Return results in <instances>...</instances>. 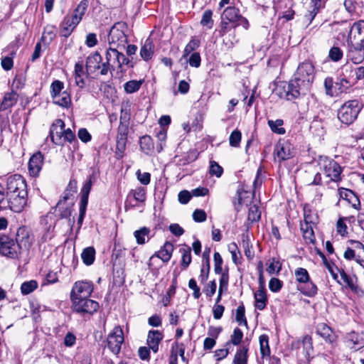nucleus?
Wrapping results in <instances>:
<instances>
[{"label":"nucleus","mask_w":364,"mask_h":364,"mask_svg":"<svg viewBox=\"0 0 364 364\" xmlns=\"http://www.w3.org/2000/svg\"><path fill=\"white\" fill-rule=\"evenodd\" d=\"M223 168L217 162L210 161L209 168V173L210 175L215 176L216 177L219 178L223 174Z\"/></svg>","instance_id":"603ef678"},{"label":"nucleus","mask_w":364,"mask_h":364,"mask_svg":"<svg viewBox=\"0 0 364 364\" xmlns=\"http://www.w3.org/2000/svg\"><path fill=\"white\" fill-rule=\"evenodd\" d=\"M126 28L123 22L116 23L109 30L108 43L109 48H124L127 43V37L124 33Z\"/></svg>","instance_id":"39448f33"},{"label":"nucleus","mask_w":364,"mask_h":364,"mask_svg":"<svg viewBox=\"0 0 364 364\" xmlns=\"http://www.w3.org/2000/svg\"><path fill=\"white\" fill-rule=\"evenodd\" d=\"M340 276L346 287L359 296H364V291L358 285V277L355 274H348L344 270H341Z\"/></svg>","instance_id":"9b49d317"},{"label":"nucleus","mask_w":364,"mask_h":364,"mask_svg":"<svg viewBox=\"0 0 364 364\" xmlns=\"http://www.w3.org/2000/svg\"><path fill=\"white\" fill-rule=\"evenodd\" d=\"M137 179L143 185H148L150 183L151 174L148 172L141 173L140 170H138L136 173Z\"/></svg>","instance_id":"052dcab7"},{"label":"nucleus","mask_w":364,"mask_h":364,"mask_svg":"<svg viewBox=\"0 0 364 364\" xmlns=\"http://www.w3.org/2000/svg\"><path fill=\"white\" fill-rule=\"evenodd\" d=\"M88 6V0H81L74 10L73 14L70 17L72 18L75 22L79 23L81 21Z\"/></svg>","instance_id":"bb28decb"},{"label":"nucleus","mask_w":364,"mask_h":364,"mask_svg":"<svg viewBox=\"0 0 364 364\" xmlns=\"http://www.w3.org/2000/svg\"><path fill=\"white\" fill-rule=\"evenodd\" d=\"M317 333L326 341L331 342L333 332L331 328L325 323H321L317 327Z\"/></svg>","instance_id":"72a5a7b5"},{"label":"nucleus","mask_w":364,"mask_h":364,"mask_svg":"<svg viewBox=\"0 0 364 364\" xmlns=\"http://www.w3.org/2000/svg\"><path fill=\"white\" fill-rule=\"evenodd\" d=\"M228 249L232 255L233 262L237 264L239 259L241 258L240 251L237 245L235 242H231L228 245Z\"/></svg>","instance_id":"a18cd8bd"},{"label":"nucleus","mask_w":364,"mask_h":364,"mask_svg":"<svg viewBox=\"0 0 364 364\" xmlns=\"http://www.w3.org/2000/svg\"><path fill=\"white\" fill-rule=\"evenodd\" d=\"M164 338L163 333L157 330L149 331L147 336V345L154 353L159 350V344Z\"/></svg>","instance_id":"a211bd4d"},{"label":"nucleus","mask_w":364,"mask_h":364,"mask_svg":"<svg viewBox=\"0 0 364 364\" xmlns=\"http://www.w3.org/2000/svg\"><path fill=\"white\" fill-rule=\"evenodd\" d=\"M355 247L357 249L356 262L364 268V245L359 242H355Z\"/></svg>","instance_id":"8fccbe9b"},{"label":"nucleus","mask_w":364,"mask_h":364,"mask_svg":"<svg viewBox=\"0 0 364 364\" xmlns=\"http://www.w3.org/2000/svg\"><path fill=\"white\" fill-rule=\"evenodd\" d=\"M43 165V156L38 151L33 154L28 162V171L31 176H38Z\"/></svg>","instance_id":"dca6fc26"},{"label":"nucleus","mask_w":364,"mask_h":364,"mask_svg":"<svg viewBox=\"0 0 364 364\" xmlns=\"http://www.w3.org/2000/svg\"><path fill=\"white\" fill-rule=\"evenodd\" d=\"M129 60L124 55L118 51V48H109L105 53V61L102 63L100 75H106L109 71L116 68H122L123 65H127Z\"/></svg>","instance_id":"f03ea898"},{"label":"nucleus","mask_w":364,"mask_h":364,"mask_svg":"<svg viewBox=\"0 0 364 364\" xmlns=\"http://www.w3.org/2000/svg\"><path fill=\"white\" fill-rule=\"evenodd\" d=\"M102 57L100 53L95 52L89 55L86 59V70L88 75L95 73L97 70H102Z\"/></svg>","instance_id":"f3484780"},{"label":"nucleus","mask_w":364,"mask_h":364,"mask_svg":"<svg viewBox=\"0 0 364 364\" xmlns=\"http://www.w3.org/2000/svg\"><path fill=\"white\" fill-rule=\"evenodd\" d=\"M78 23L70 16H66L60 24V34L63 37H68Z\"/></svg>","instance_id":"4be33fe9"},{"label":"nucleus","mask_w":364,"mask_h":364,"mask_svg":"<svg viewBox=\"0 0 364 364\" xmlns=\"http://www.w3.org/2000/svg\"><path fill=\"white\" fill-rule=\"evenodd\" d=\"M154 53V45L151 38H147L140 49V55L141 58L147 61L150 60Z\"/></svg>","instance_id":"393cba45"},{"label":"nucleus","mask_w":364,"mask_h":364,"mask_svg":"<svg viewBox=\"0 0 364 364\" xmlns=\"http://www.w3.org/2000/svg\"><path fill=\"white\" fill-rule=\"evenodd\" d=\"M143 82L144 80H129L124 85V89L127 93H134L140 89Z\"/></svg>","instance_id":"4c0bfd02"},{"label":"nucleus","mask_w":364,"mask_h":364,"mask_svg":"<svg viewBox=\"0 0 364 364\" xmlns=\"http://www.w3.org/2000/svg\"><path fill=\"white\" fill-rule=\"evenodd\" d=\"M304 221H302L301 223H306V225L315 226V225L318 223L317 215L312 213V211L306 207H304Z\"/></svg>","instance_id":"f704fd0d"},{"label":"nucleus","mask_w":364,"mask_h":364,"mask_svg":"<svg viewBox=\"0 0 364 364\" xmlns=\"http://www.w3.org/2000/svg\"><path fill=\"white\" fill-rule=\"evenodd\" d=\"M347 218H340L336 223V231L341 236H344L347 234V226L344 222Z\"/></svg>","instance_id":"bf43d9fd"},{"label":"nucleus","mask_w":364,"mask_h":364,"mask_svg":"<svg viewBox=\"0 0 364 364\" xmlns=\"http://www.w3.org/2000/svg\"><path fill=\"white\" fill-rule=\"evenodd\" d=\"M282 287V282L277 278H272L269 283V288L273 292L279 291Z\"/></svg>","instance_id":"e2e57ef3"},{"label":"nucleus","mask_w":364,"mask_h":364,"mask_svg":"<svg viewBox=\"0 0 364 364\" xmlns=\"http://www.w3.org/2000/svg\"><path fill=\"white\" fill-rule=\"evenodd\" d=\"M242 134L238 129L234 130L229 137V142L231 146L238 147L241 141Z\"/></svg>","instance_id":"09e8293b"},{"label":"nucleus","mask_w":364,"mask_h":364,"mask_svg":"<svg viewBox=\"0 0 364 364\" xmlns=\"http://www.w3.org/2000/svg\"><path fill=\"white\" fill-rule=\"evenodd\" d=\"M129 132V117L127 113L122 114L120 117V123L118 127L117 139H127Z\"/></svg>","instance_id":"cd10ccee"},{"label":"nucleus","mask_w":364,"mask_h":364,"mask_svg":"<svg viewBox=\"0 0 364 364\" xmlns=\"http://www.w3.org/2000/svg\"><path fill=\"white\" fill-rule=\"evenodd\" d=\"M321 0H311L310 6L309 9V16H306L309 17L310 22L314 18L317 13L319 11L321 8Z\"/></svg>","instance_id":"ea45409f"},{"label":"nucleus","mask_w":364,"mask_h":364,"mask_svg":"<svg viewBox=\"0 0 364 364\" xmlns=\"http://www.w3.org/2000/svg\"><path fill=\"white\" fill-rule=\"evenodd\" d=\"M240 11L235 7H228L226 8L223 14L224 18L228 20L230 22L235 23L238 21L240 18Z\"/></svg>","instance_id":"2f4dec72"},{"label":"nucleus","mask_w":364,"mask_h":364,"mask_svg":"<svg viewBox=\"0 0 364 364\" xmlns=\"http://www.w3.org/2000/svg\"><path fill=\"white\" fill-rule=\"evenodd\" d=\"M213 12L210 10H206L204 11L200 23L203 26H207L208 28H212L213 25V21L212 19Z\"/></svg>","instance_id":"3c124183"},{"label":"nucleus","mask_w":364,"mask_h":364,"mask_svg":"<svg viewBox=\"0 0 364 364\" xmlns=\"http://www.w3.org/2000/svg\"><path fill=\"white\" fill-rule=\"evenodd\" d=\"M207 215L204 210L200 209L196 210L193 213V218L196 222L201 223L206 220Z\"/></svg>","instance_id":"338daca9"},{"label":"nucleus","mask_w":364,"mask_h":364,"mask_svg":"<svg viewBox=\"0 0 364 364\" xmlns=\"http://www.w3.org/2000/svg\"><path fill=\"white\" fill-rule=\"evenodd\" d=\"M0 253L9 257H16L17 256V245L13 240L8 237V241H5L0 247Z\"/></svg>","instance_id":"b1692460"},{"label":"nucleus","mask_w":364,"mask_h":364,"mask_svg":"<svg viewBox=\"0 0 364 364\" xmlns=\"http://www.w3.org/2000/svg\"><path fill=\"white\" fill-rule=\"evenodd\" d=\"M173 251V245L169 242H166L161 249L151 256L149 260L151 261L156 256L166 262L170 260Z\"/></svg>","instance_id":"412c9836"},{"label":"nucleus","mask_w":364,"mask_h":364,"mask_svg":"<svg viewBox=\"0 0 364 364\" xmlns=\"http://www.w3.org/2000/svg\"><path fill=\"white\" fill-rule=\"evenodd\" d=\"M301 344H302L303 349L304 350L306 356H310V355L313 352V345H312V339L311 337L306 335L303 337L301 341H297L294 343L292 345L295 347H299Z\"/></svg>","instance_id":"c756f323"},{"label":"nucleus","mask_w":364,"mask_h":364,"mask_svg":"<svg viewBox=\"0 0 364 364\" xmlns=\"http://www.w3.org/2000/svg\"><path fill=\"white\" fill-rule=\"evenodd\" d=\"M72 308L75 312L79 314H93L98 310L99 304L87 297L72 301Z\"/></svg>","instance_id":"6e6552de"},{"label":"nucleus","mask_w":364,"mask_h":364,"mask_svg":"<svg viewBox=\"0 0 364 364\" xmlns=\"http://www.w3.org/2000/svg\"><path fill=\"white\" fill-rule=\"evenodd\" d=\"M282 269V264L279 261L273 258L272 261L269 263L268 267L267 268V272L269 274H278Z\"/></svg>","instance_id":"49530a36"},{"label":"nucleus","mask_w":364,"mask_h":364,"mask_svg":"<svg viewBox=\"0 0 364 364\" xmlns=\"http://www.w3.org/2000/svg\"><path fill=\"white\" fill-rule=\"evenodd\" d=\"M150 229L146 227L141 228L134 232V236L139 245H144L149 240Z\"/></svg>","instance_id":"7c9ffc66"},{"label":"nucleus","mask_w":364,"mask_h":364,"mask_svg":"<svg viewBox=\"0 0 364 364\" xmlns=\"http://www.w3.org/2000/svg\"><path fill=\"white\" fill-rule=\"evenodd\" d=\"M243 338V333L239 328H235L233 331L232 334L230 336V340L226 343L225 346H228L230 343L234 346H238L240 344Z\"/></svg>","instance_id":"79ce46f5"},{"label":"nucleus","mask_w":364,"mask_h":364,"mask_svg":"<svg viewBox=\"0 0 364 364\" xmlns=\"http://www.w3.org/2000/svg\"><path fill=\"white\" fill-rule=\"evenodd\" d=\"M64 87L63 83L60 80H55L50 86L51 88V96L52 98H54V96H57L60 95L62 92V90Z\"/></svg>","instance_id":"5fc2aeb1"},{"label":"nucleus","mask_w":364,"mask_h":364,"mask_svg":"<svg viewBox=\"0 0 364 364\" xmlns=\"http://www.w3.org/2000/svg\"><path fill=\"white\" fill-rule=\"evenodd\" d=\"M236 321L238 322L240 325L244 324L245 326L247 325V322L245 315V307L243 306H240L237 307L236 310Z\"/></svg>","instance_id":"4d7b16f0"},{"label":"nucleus","mask_w":364,"mask_h":364,"mask_svg":"<svg viewBox=\"0 0 364 364\" xmlns=\"http://www.w3.org/2000/svg\"><path fill=\"white\" fill-rule=\"evenodd\" d=\"M200 46V41L196 38H192L186 46L183 57H187L192 51L195 50Z\"/></svg>","instance_id":"de8ad7c7"},{"label":"nucleus","mask_w":364,"mask_h":364,"mask_svg":"<svg viewBox=\"0 0 364 364\" xmlns=\"http://www.w3.org/2000/svg\"><path fill=\"white\" fill-rule=\"evenodd\" d=\"M134 199L138 202H144L146 200V191L144 188L138 187L132 191Z\"/></svg>","instance_id":"6e6d98bb"},{"label":"nucleus","mask_w":364,"mask_h":364,"mask_svg":"<svg viewBox=\"0 0 364 364\" xmlns=\"http://www.w3.org/2000/svg\"><path fill=\"white\" fill-rule=\"evenodd\" d=\"M206 265H203L200 270V274L198 277V279L200 283L204 284L208 277L210 271V263H205Z\"/></svg>","instance_id":"0e129e2a"},{"label":"nucleus","mask_w":364,"mask_h":364,"mask_svg":"<svg viewBox=\"0 0 364 364\" xmlns=\"http://www.w3.org/2000/svg\"><path fill=\"white\" fill-rule=\"evenodd\" d=\"M53 100L54 103L65 107H68L71 103L70 96L66 91H63L60 95L54 96Z\"/></svg>","instance_id":"473e14b6"},{"label":"nucleus","mask_w":364,"mask_h":364,"mask_svg":"<svg viewBox=\"0 0 364 364\" xmlns=\"http://www.w3.org/2000/svg\"><path fill=\"white\" fill-rule=\"evenodd\" d=\"M215 272L216 274H220L222 272L223 259L218 252L214 253Z\"/></svg>","instance_id":"69168bd1"},{"label":"nucleus","mask_w":364,"mask_h":364,"mask_svg":"<svg viewBox=\"0 0 364 364\" xmlns=\"http://www.w3.org/2000/svg\"><path fill=\"white\" fill-rule=\"evenodd\" d=\"M260 217L261 213L259 210V207L257 205H251L248 211V220L251 222H256L259 220Z\"/></svg>","instance_id":"c03bdc74"},{"label":"nucleus","mask_w":364,"mask_h":364,"mask_svg":"<svg viewBox=\"0 0 364 364\" xmlns=\"http://www.w3.org/2000/svg\"><path fill=\"white\" fill-rule=\"evenodd\" d=\"M254 297L255 308L260 311L263 310L266 307L267 302L265 288L263 284L260 285L259 289L255 292Z\"/></svg>","instance_id":"aec40b11"},{"label":"nucleus","mask_w":364,"mask_h":364,"mask_svg":"<svg viewBox=\"0 0 364 364\" xmlns=\"http://www.w3.org/2000/svg\"><path fill=\"white\" fill-rule=\"evenodd\" d=\"M26 184L20 175H14L7 180V195L26 192Z\"/></svg>","instance_id":"ddd939ff"},{"label":"nucleus","mask_w":364,"mask_h":364,"mask_svg":"<svg viewBox=\"0 0 364 364\" xmlns=\"http://www.w3.org/2000/svg\"><path fill=\"white\" fill-rule=\"evenodd\" d=\"M268 125L274 133L279 134H284L285 133V129L282 127L283 121L282 119H277L275 121L269 120Z\"/></svg>","instance_id":"37998d69"},{"label":"nucleus","mask_w":364,"mask_h":364,"mask_svg":"<svg viewBox=\"0 0 364 364\" xmlns=\"http://www.w3.org/2000/svg\"><path fill=\"white\" fill-rule=\"evenodd\" d=\"M56 208L60 212V218H69L70 216V215H71V207L69 206V205H66L65 207H64L63 205V201L62 200H60L58 203Z\"/></svg>","instance_id":"864d4df0"},{"label":"nucleus","mask_w":364,"mask_h":364,"mask_svg":"<svg viewBox=\"0 0 364 364\" xmlns=\"http://www.w3.org/2000/svg\"><path fill=\"white\" fill-rule=\"evenodd\" d=\"M314 225H306V223H301L300 229L303 235L305 242L308 244H314L316 238L314 232Z\"/></svg>","instance_id":"c85d7f7f"},{"label":"nucleus","mask_w":364,"mask_h":364,"mask_svg":"<svg viewBox=\"0 0 364 364\" xmlns=\"http://www.w3.org/2000/svg\"><path fill=\"white\" fill-rule=\"evenodd\" d=\"M191 248L187 245H184L180 249V252L182 255L181 265L184 268H187L191 262Z\"/></svg>","instance_id":"e433bc0d"},{"label":"nucleus","mask_w":364,"mask_h":364,"mask_svg":"<svg viewBox=\"0 0 364 364\" xmlns=\"http://www.w3.org/2000/svg\"><path fill=\"white\" fill-rule=\"evenodd\" d=\"M107 346L114 355H117L121 350L122 344L124 342L123 331L119 326H115L108 334Z\"/></svg>","instance_id":"1a4fd4ad"},{"label":"nucleus","mask_w":364,"mask_h":364,"mask_svg":"<svg viewBox=\"0 0 364 364\" xmlns=\"http://www.w3.org/2000/svg\"><path fill=\"white\" fill-rule=\"evenodd\" d=\"M55 34L53 28H46L43 33L41 40L48 43L51 42L55 38Z\"/></svg>","instance_id":"680f3d73"},{"label":"nucleus","mask_w":364,"mask_h":364,"mask_svg":"<svg viewBox=\"0 0 364 364\" xmlns=\"http://www.w3.org/2000/svg\"><path fill=\"white\" fill-rule=\"evenodd\" d=\"M38 287V283L36 280H30L23 282L21 286L22 294L27 295L33 292Z\"/></svg>","instance_id":"58836bf2"},{"label":"nucleus","mask_w":364,"mask_h":364,"mask_svg":"<svg viewBox=\"0 0 364 364\" xmlns=\"http://www.w3.org/2000/svg\"><path fill=\"white\" fill-rule=\"evenodd\" d=\"M294 77L299 80H308L309 85H312L314 79V67L310 63H303L299 65Z\"/></svg>","instance_id":"f8f14e48"},{"label":"nucleus","mask_w":364,"mask_h":364,"mask_svg":"<svg viewBox=\"0 0 364 364\" xmlns=\"http://www.w3.org/2000/svg\"><path fill=\"white\" fill-rule=\"evenodd\" d=\"M26 196L27 191L7 195L8 203L11 210L16 213L21 212L26 204Z\"/></svg>","instance_id":"4468645a"},{"label":"nucleus","mask_w":364,"mask_h":364,"mask_svg":"<svg viewBox=\"0 0 364 364\" xmlns=\"http://www.w3.org/2000/svg\"><path fill=\"white\" fill-rule=\"evenodd\" d=\"M260 353L262 356L269 355L270 349L269 346V338L267 335L263 334L259 336Z\"/></svg>","instance_id":"a19ab883"},{"label":"nucleus","mask_w":364,"mask_h":364,"mask_svg":"<svg viewBox=\"0 0 364 364\" xmlns=\"http://www.w3.org/2000/svg\"><path fill=\"white\" fill-rule=\"evenodd\" d=\"M362 105L356 100L346 102L338 111V118L345 124H352L357 118Z\"/></svg>","instance_id":"20e7f679"},{"label":"nucleus","mask_w":364,"mask_h":364,"mask_svg":"<svg viewBox=\"0 0 364 364\" xmlns=\"http://www.w3.org/2000/svg\"><path fill=\"white\" fill-rule=\"evenodd\" d=\"M65 131V124L61 119H56L53 123L50 130V135L52 141L56 145H63V132Z\"/></svg>","instance_id":"2eb2a0df"},{"label":"nucleus","mask_w":364,"mask_h":364,"mask_svg":"<svg viewBox=\"0 0 364 364\" xmlns=\"http://www.w3.org/2000/svg\"><path fill=\"white\" fill-rule=\"evenodd\" d=\"M296 281L298 282L297 289L307 296H314L317 293V287L311 280L308 271L298 267L294 271Z\"/></svg>","instance_id":"7ed1b4c3"},{"label":"nucleus","mask_w":364,"mask_h":364,"mask_svg":"<svg viewBox=\"0 0 364 364\" xmlns=\"http://www.w3.org/2000/svg\"><path fill=\"white\" fill-rule=\"evenodd\" d=\"M95 255V249L92 247H89L83 250L81 255V257L85 264H86L87 265H90L94 262Z\"/></svg>","instance_id":"c9c22d12"},{"label":"nucleus","mask_w":364,"mask_h":364,"mask_svg":"<svg viewBox=\"0 0 364 364\" xmlns=\"http://www.w3.org/2000/svg\"><path fill=\"white\" fill-rule=\"evenodd\" d=\"M328 57L333 61L337 62L343 57V52L338 47H333L329 50Z\"/></svg>","instance_id":"13d9d810"},{"label":"nucleus","mask_w":364,"mask_h":364,"mask_svg":"<svg viewBox=\"0 0 364 364\" xmlns=\"http://www.w3.org/2000/svg\"><path fill=\"white\" fill-rule=\"evenodd\" d=\"M18 98V94L13 90L5 93L2 102L0 105V109L6 110L10 108L17 102Z\"/></svg>","instance_id":"a878e982"},{"label":"nucleus","mask_w":364,"mask_h":364,"mask_svg":"<svg viewBox=\"0 0 364 364\" xmlns=\"http://www.w3.org/2000/svg\"><path fill=\"white\" fill-rule=\"evenodd\" d=\"M311 85L308 80L301 81L295 77L283 86L284 92L280 94L281 97L288 100H293L306 95L311 90Z\"/></svg>","instance_id":"f257e3e1"},{"label":"nucleus","mask_w":364,"mask_h":364,"mask_svg":"<svg viewBox=\"0 0 364 364\" xmlns=\"http://www.w3.org/2000/svg\"><path fill=\"white\" fill-rule=\"evenodd\" d=\"M249 343H243L237 350L233 359V364H247V352Z\"/></svg>","instance_id":"5701e85b"},{"label":"nucleus","mask_w":364,"mask_h":364,"mask_svg":"<svg viewBox=\"0 0 364 364\" xmlns=\"http://www.w3.org/2000/svg\"><path fill=\"white\" fill-rule=\"evenodd\" d=\"M200 54L198 53H193L191 55L188 59V63L191 66L198 68L200 65Z\"/></svg>","instance_id":"774afa93"},{"label":"nucleus","mask_w":364,"mask_h":364,"mask_svg":"<svg viewBox=\"0 0 364 364\" xmlns=\"http://www.w3.org/2000/svg\"><path fill=\"white\" fill-rule=\"evenodd\" d=\"M93 291V284L90 282L77 281L75 282L70 291L71 301L90 297Z\"/></svg>","instance_id":"0eeeda50"},{"label":"nucleus","mask_w":364,"mask_h":364,"mask_svg":"<svg viewBox=\"0 0 364 364\" xmlns=\"http://www.w3.org/2000/svg\"><path fill=\"white\" fill-rule=\"evenodd\" d=\"M347 58L354 64H359L362 63L364 60V46H351L347 53Z\"/></svg>","instance_id":"6ab92c4d"},{"label":"nucleus","mask_w":364,"mask_h":364,"mask_svg":"<svg viewBox=\"0 0 364 364\" xmlns=\"http://www.w3.org/2000/svg\"><path fill=\"white\" fill-rule=\"evenodd\" d=\"M293 156L292 145L287 140H279L274 150V157L279 162L287 160Z\"/></svg>","instance_id":"9d476101"},{"label":"nucleus","mask_w":364,"mask_h":364,"mask_svg":"<svg viewBox=\"0 0 364 364\" xmlns=\"http://www.w3.org/2000/svg\"><path fill=\"white\" fill-rule=\"evenodd\" d=\"M319 164L323 170L325 175L330 178L333 181L341 180V173L342 171L340 165L334 160L323 157L320 159Z\"/></svg>","instance_id":"423d86ee"}]
</instances>
